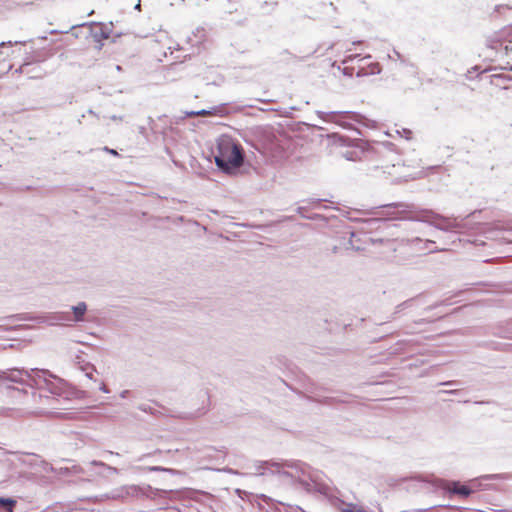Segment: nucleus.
<instances>
[{"mask_svg": "<svg viewBox=\"0 0 512 512\" xmlns=\"http://www.w3.org/2000/svg\"><path fill=\"white\" fill-rule=\"evenodd\" d=\"M103 150L108 152L109 154H111L113 156H119L118 152L116 150H114V149H110L108 147H104Z\"/></svg>", "mask_w": 512, "mask_h": 512, "instance_id": "6e6552de", "label": "nucleus"}, {"mask_svg": "<svg viewBox=\"0 0 512 512\" xmlns=\"http://www.w3.org/2000/svg\"><path fill=\"white\" fill-rule=\"evenodd\" d=\"M490 18L494 21L500 20H512V7L499 5L496 6L493 12L490 14Z\"/></svg>", "mask_w": 512, "mask_h": 512, "instance_id": "20e7f679", "label": "nucleus"}, {"mask_svg": "<svg viewBox=\"0 0 512 512\" xmlns=\"http://www.w3.org/2000/svg\"><path fill=\"white\" fill-rule=\"evenodd\" d=\"M211 113L207 110H201V111H198V112H193L191 113V115H194V116H207V115H210Z\"/></svg>", "mask_w": 512, "mask_h": 512, "instance_id": "0eeeda50", "label": "nucleus"}, {"mask_svg": "<svg viewBox=\"0 0 512 512\" xmlns=\"http://www.w3.org/2000/svg\"><path fill=\"white\" fill-rule=\"evenodd\" d=\"M244 162L242 146L231 138H222L215 156L216 165L225 173L231 174Z\"/></svg>", "mask_w": 512, "mask_h": 512, "instance_id": "f257e3e1", "label": "nucleus"}, {"mask_svg": "<svg viewBox=\"0 0 512 512\" xmlns=\"http://www.w3.org/2000/svg\"><path fill=\"white\" fill-rule=\"evenodd\" d=\"M490 84L499 89H511L512 78L507 73L492 74L489 76Z\"/></svg>", "mask_w": 512, "mask_h": 512, "instance_id": "7ed1b4c3", "label": "nucleus"}, {"mask_svg": "<svg viewBox=\"0 0 512 512\" xmlns=\"http://www.w3.org/2000/svg\"><path fill=\"white\" fill-rule=\"evenodd\" d=\"M495 512H512V511L509 510V509H502V510H498V511H495Z\"/></svg>", "mask_w": 512, "mask_h": 512, "instance_id": "1a4fd4ad", "label": "nucleus"}, {"mask_svg": "<svg viewBox=\"0 0 512 512\" xmlns=\"http://www.w3.org/2000/svg\"><path fill=\"white\" fill-rule=\"evenodd\" d=\"M0 504L3 506H9L11 508L15 504V501L12 499L0 498Z\"/></svg>", "mask_w": 512, "mask_h": 512, "instance_id": "423d86ee", "label": "nucleus"}, {"mask_svg": "<svg viewBox=\"0 0 512 512\" xmlns=\"http://www.w3.org/2000/svg\"><path fill=\"white\" fill-rule=\"evenodd\" d=\"M444 489L450 493L457 494L463 498L470 496L473 492V490L468 485L461 484L460 482L456 481L447 482L444 485Z\"/></svg>", "mask_w": 512, "mask_h": 512, "instance_id": "f03ea898", "label": "nucleus"}, {"mask_svg": "<svg viewBox=\"0 0 512 512\" xmlns=\"http://www.w3.org/2000/svg\"><path fill=\"white\" fill-rule=\"evenodd\" d=\"M394 206L395 207H403L404 205H402V204H395Z\"/></svg>", "mask_w": 512, "mask_h": 512, "instance_id": "9d476101", "label": "nucleus"}, {"mask_svg": "<svg viewBox=\"0 0 512 512\" xmlns=\"http://www.w3.org/2000/svg\"><path fill=\"white\" fill-rule=\"evenodd\" d=\"M74 314L76 318H81L86 311L85 303H79L77 306L73 307Z\"/></svg>", "mask_w": 512, "mask_h": 512, "instance_id": "39448f33", "label": "nucleus"}]
</instances>
